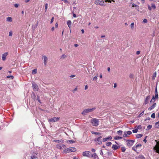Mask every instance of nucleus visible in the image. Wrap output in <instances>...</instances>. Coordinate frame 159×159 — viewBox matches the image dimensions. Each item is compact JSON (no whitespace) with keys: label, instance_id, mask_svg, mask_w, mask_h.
<instances>
[{"label":"nucleus","instance_id":"nucleus-1","mask_svg":"<svg viewBox=\"0 0 159 159\" xmlns=\"http://www.w3.org/2000/svg\"><path fill=\"white\" fill-rule=\"evenodd\" d=\"M96 107H93L92 108H88L84 109L82 112L81 114L84 116L87 113L92 112L96 109Z\"/></svg>","mask_w":159,"mask_h":159},{"label":"nucleus","instance_id":"nucleus-2","mask_svg":"<svg viewBox=\"0 0 159 159\" xmlns=\"http://www.w3.org/2000/svg\"><path fill=\"white\" fill-rule=\"evenodd\" d=\"M91 122L93 125L97 126L99 125V121L98 119L94 118L92 120H91Z\"/></svg>","mask_w":159,"mask_h":159},{"label":"nucleus","instance_id":"nucleus-3","mask_svg":"<svg viewBox=\"0 0 159 159\" xmlns=\"http://www.w3.org/2000/svg\"><path fill=\"white\" fill-rule=\"evenodd\" d=\"M95 3L97 5H99L101 6H104L106 5L104 1H102L100 0H97L95 1Z\"/></svg>","mask_w":159,"mask_h":159},{"label":"nucleus","instance_id":"nucleus-4","mask_svg":"<svg viewBox=\"0 0 159 159\" xmlns=\"http://www.w3.org/2000/svg\"><path fill=\"white\" fill-rule=\"evenodd\" d=\"M76 150V149L75 148L71 147L67 148L66 149L65 151L66 153L70 152H75Z\"/></svg>","mask_w":159,"mask_h":159},{"label":"nucleus","instance_id":"nucleus-5","mask_svg":"<svg viewBox=\"0 0 159 159\" xmlns=\"http://www.w3.org/2000/svg\"><path fill=\"white\" fill-rule=\"evenodd\" d=\"M126 142H127V146L129 147H130L132 146V145L133 144L134 141L133 140H127L126 141Z\"/></svg>","mask_w":159,"mask_h":159},{"label":"nucleus","instance_id":"nucleus-6","mask_svg":"<svg viewBox=\"0 0 159 159\" xmlns=\"http://www.w3.org/2000/svg\"><path fill=\"white\" fill-rule=\"evenodd\" d=\"M102 138V136H99L98 138H95L94 139V141L95 142H97L98 144L100 145L102 143L101 139Z\"/></svg>","mask_w":159,"mask_h":159},{"label":"nucleus","instance_id":"nucleus-7","mask_svg":"<svg viewBox=\"0 0 159 159\" xmlns=\"http://www.w3.org/2000/svg\"><path fill=\"white\" fill-rule=\"evenodd\" d=\"M91 153L90 152L87 151L84 152L83 153V155L84 156L87 157H88L90 158L91 156Z\"/></svg>","mask_w":159,"mask_h":159},{"label":"nucleus","instance_id":"nucleus-8","mask_svg":"<svg viewBox=\"0 0 159 159\" xmlns=\"http://www.w3.org/2000/svg\"><path fill=\"white\" fill-rule=\"evenodd\" d=\"M33 88L34 91H37L39 89L37 85L34 82L32 83Z\"/></svg>","mask_w":159,"mask_h":159},{"label":"nucleus","instance_id":"nucleus-9","mask_svg":"<svg viewBox=\"0 0 159 159\" xmlns=\"http://www.w3.org/2000/svg\"><path fill=\"white\" fill-rule=\"evenodd\" d=\"M60 118L59 117H53L52 118L48 120V121L52 122H54L58 121Z\"/></svg>","mask_w":159,"mask_h":159},{"label":"nucleus","instance_id":"nucleus-10","mask_svg":"<svg viewBox=\"0 0 159 159\" xmlns=\"http://www.w3.org/2000/svg\"><path fill=\"white\" fill-rule=\"evenodd\" d=\"M155 96H154V98L155 99H157L158 98V93L157 92V86H156L155 91Z\"/></svg>","mask_w":159,"mask_h":159},{"label":"nucleus","instance_id":"nucleus-11","mask_svg":"<svg viewBox=\"0 0 159 159\" xmlns=\"http://www.w3.org/2000/svg\"><path fill=\"white\" fill-rule=\"evenodd\" d=\"M8 55V52H6L4 54H3L2 55V59L3 61H5L6 59V57Z\"/></svg>","mask_w":159,"mask_h":159},{"label":"nucleus","instance_id":"nucleus-12","mask_svg":"<svg viewBox=\"0 0 159 159\" xmlns=\"http://www.w3.org/2000/svg\"><path fill=\"white\" fill-rule=\"evenodd\" d=\"M151 96L150 95L148 96L146 98L145 100V102L144 104H147L148 103V101L150 99Z\"/></svg>","mask_w":159,"mask_h":159},{"label":"nucleus","instance_id":"nucleus-13","mask_svg":"<svg viewBox=\"0 0 159 159\" xmlns=\"http://www.w3.org/2000/svg\"><path fill=\"white\" fill-rule=\"evenodd\" d=\"M43 63L44 64L46 65L47 64V61L48 60V58L46 56H43Z\"/></svg>","mask_w":159,"mask_h":159},{"label":"nucleus","instance_id":"nucleus-14","mask_svg":"<svg viewBox=\"0 0 159 159\" xmlns=\"http://www.w3.org/2000/svg\"><path fill=\"white\" fill-rule=\"evenodd\" d=\"M154 149L156 150V152L159 153V146L156 145L154 148Z\"/></svg>","mask_w":159,"mask_h":159},{"label":"nucleus","instance_id":"nucleus-15","mask_svg":"<svg viewBox=\"0 0 159 159\" xmlns=\"http://www.w3.org/2000/svg\"><path fill=\"white\" fill-rule=\"evenodd\" d=\"M112 139L111 137L110 136L107 137V138L103 139L102 141L103 142H105L108 141L109 140H111Z\"/></svg>","mask_w":159,"mask_h":159},{"label":"nucleus","instance_id":"nucleus-16","mask_svg":"<svg viewBox=\"0 0 159 159\" xmlns=\"http://www.w3.org/2000/svg\"><path fill=\"white\" fill-rule=\"evenodd\" d=\"M156 103H154L150 107L148 108V110L150 111V110H152L154 107H155L156 106Z\"/></svg>","mask_w":159,"mask_h":159},{"label":"nucleus","instance_id":"nucleus-17","mask_svg":"<svg viewBox=\"0 0 159 159\" xmlns=\"http://www.w3.org/2000/svg\"><path fill=\"white\" fill-rule=\"evenodd\" d=\"M120 147H118L116 145H113L112 147V148L114 150H116L118 148H119Z\"/></svg>","mask_w":159,"mask_h":159},{"label":"nucleus","instance_id":"nucleus-18","mask_svg":"<svg viewBox=\"0 0 159 159\" xmlns=\"http://www.w3.org/2000/svg\"><path fill=\"white\" fill-rule=\"evenodd\" d=\"M67 24L69 28H71V21L70 20H68L67 21Z\"/></svg>","mask_w":159,"mask_h":159},{"label":"nucleus","instance_id":"nucleus-19","mask_svg":"<svg viewBox=\"0 0 159 159\" xmlns=\"http://www.w3.org/2000/svg\"><path fill=\"white\" fill-rule=\"evenodd\" d=\"M156 99H155L154 98V96H153L152 97V98L151 100V101H150V103H154L155 102V100Z\"/></svg>","mask_w":159,"mask_h":159},{"label":"nucleus","instance_id":"nucleus-20","mask_svg":"<svg viewBox=\"0 0 159 159\" xmlns=\"http://www.w3.org/2000/svg\"><path fill=\"white\" fill-rule=\"evenodd\" d=\"M97 155L95 153L93 154H91V157H94V159H95L97 158Z\"/></svg>","mask_w":159,"mask_h":159},{"label":"nucleus","instance_id":"nucleus-21","mask_svg":"<svg viewBox=\"0 0 159 159\" xmlns=\"http://www.w3.org/2000/svg\"><path fill=\"white\" fill-rule=\"evenodd\" d=\"M91 133L93 134H95L98 135V136H99L100 135H101V134L99 132H94V131H91Z\"/></svg>","mask_w":159,"mask_h":159},{"label":"nucleus","instance_id":"nucleus-22","mask_svg":"<svg viewBox=\"0 0 159 159\" xmlns=\"http://www.w3.org/2000/svg\"><path fill=\"white\" fill-rule=\"evenodd\" d=\"M54 142H57V143H59L60 142L63 143L64 142V140L62 139H61L60 140H54Z\"/></svg>","mask_w":159,"mask_h":159},{"label":"nucleus","instance_id":"nucleus-23","mask_svg":"<svg viewBox=\"0 0 159 159\" xmlns=\"http://www.w3.org/2000/svg\"><path fill=\"white\" fill-rule=\"evenodd\" d=\"M151 7L154 10H155L156 8V6L155 4L153 3H151Z\"/></svg>","mask_w":159,"mask_h":159},{"label":"nucleus","instance_id":"nucleus-24","mask_svg":"<svg viewBox=\"0 0 159 159\" xmlns=\"http://www.w3.org/2000/svg\"><path fill=\"white\" fill-rule=\"evenodd\" d=\"M138 159H145L143 155H139V156Z\"/></svg>","mask_w":159,"mask_h":159},{"label":"nucleus","instance_id":"nucleus-25","mask_svg":"<svg viewBox=\"0 0 159 159\" xmlns=\"http://www.w3.org/2000/svg\"><path fill=\"white\" fill-rule=\"evenodd\" d=\"M157 74V73L156 72H155L153 74V75L152 77V80H154L155 79V78L156 77V75Z\"/></svg>","mask_w":159,"mask_h":159},{"label":"nucleus","instance_id":"nucleus-26","mask_svg":"<svg viewBox=\"0 0 159 159\" xmlns=\"http://www.w3.org/2000/svg\"><path fill=\"white\" fill-rule=\"evenodd\" d=\"M7 20L8 21L11 22L12 21V19L10 17H8L7 18Z\"/></svg>","mask_w":159,"mask_h":159},{"label":"nucleus","instance_id":"nucleus-27","mask_svg":"<svg viewBox=\"0 0 159 159\" xmlns=\"http://www.w3.org/2000/svg\"><path fill=\"white\" fill-rule=\"evenodd\" d=\"M143 136V134H139L136 135V137L138 139L140 138Z\"/></svg>","mask_w":159,"mask_h":159},{"label":"nucleus","instance_id":"nucleus-28","mask_svg":"<svg viewBox=\"0 0 159 159\" xmlns=\"http://www.w3.org/2000/svg\"><path fill=\"white\" fill-rule=\"evenodd\" d=\"M122 138L121 137H119V136H116L114 137V139L115 140H118V139H121Z\"/></svg>","mask_w":159,"mask_h":159},{"label":"nucleus","instance_id":"nucleus-29","mask_svg":"<svg viewBox=\"0 0 159 159\" xmlns=\"http://www.w3.org/2000/svg\"><path fill=\"white\" fill-rule=\"evenodd\" d=\"M37 69H35L32 70V74H35L37 73Z\"/></svg>","mask_w":159,"mask_h":159},{"label":"nucleus","instance_id":"nucleus-30","mask_svg":"<svg viewBox=\"0 0 159 159\" xmlns=\"http://www.w3.org/2000/svg\"><path fill=\"white\" fill-rule=\"evenodd\" d=\"M122 131H121V130H119L117 131V133L119 135H122Z\"/></svg>","mask_w":159,"mask_h":159},{"label":"nucleus","instance_id":"nucleus-31","mask_svg":"<svg viewBox=\"0 0 159 159\" xmlns=\"http://www.w3.org/2000/svg\"><path fill=\"white\" fill-rule=\"evenodd\" d=\"M121 150L122 152H124L125 151L126 149L125 147H123L121 148Z\"/></svg>","mask_w":159,"mask_h":159},{"label":"nucleus","instance_id":"nucleus-32","mask_svg":"<svg viewBox=\"0 0 159 159\" xmlns=\"http://www.w3.org/2000/svg\"><path fill=\"white\" fill-rule=\"evenodd\" d=\"M112 143L111 142H108L106 143V145L107 146H109L111 145Z\"/></svg>","mask_w":159,"mask_h":159},{"label":"nucleus","instance_id":"nucleus-33","mask_svg":"<svg viewBox=\"0 0 159 159\" xmlns=\"http://www.w3.org/2000/svg\"><path fill=\"white\" fill-rule=\"evenodd\" d=\"M75 141L73 140H70L67 141L68 143H75Z\"/></svg>","mask_w":159,"mask_h":159},{"label":"nucleus","instance_id":"nucleus-34","mask_svg":"<svg viewBox=\"0 0 159 159\" xmlns=\"http://www.w3.org/2000/svg\"><path fill=\"white\" fill-rule=\"evenodd\" d=\"M56 148L58 149H61V145L60 144H57L56 145Z\"/></svg>","mask_w":159,"mask_h":159},{"label":"nucleus","instance_id":"nucleus-35","mask_svg":"<svg viewBox=\"0 0 159 159\" xmlns=\"http://www.w3.org/2000/svg\"><path fill=\"white\" fill-rule=\"evenodd\" d=\"M128 136L127 134H126V131L124 132V134L123 135V137L124 138Z\"/></svg>","mask_w":159,"mask_h":159},{"label":"nucleus","instance_id":"nucleus-36","mask_svg":"<svg viewBox=\"0 0 159 159\" xmlns=\"http://www.w3.org/2000/svg\"><path fill=\"white\" fill-rule=\"evenodd\" d=\"M156 128H159V121L155 123Z\"/></svg>","mask_w":159,"mask_h":159},{"label":"nucleus","instance_id":"nucleus-37","mask_svg":"<svg viewBox=\"0 0 159 159\" xmlns=\"http://www.w3.org/2000/svg\"><path fill=\"white\" fill-rule=\"evenodd\" d=\"M144 111H143L142 112H141L138 116V117H141L142 116V115H143V114L144 113Z\"/></svg>","mask_w":159,"mask_h":159},{"label":"nucleus","instance_id":"nucleus-38","mask_svg":"<svg viewBox=\"0 0 159 159\" xmlns=\"http://www.w3.org/2000/svg\"><path fill=\"white\" fill-rule=\"evenodd\" d=\"M7 77L8 78H10L11 79H12L14 78V77L12 75L8 76Z\"/></svg>","mask_w":159,"mask_h":159},{"label":"nucleus","instance_id":"nucleus-39","mask_svg":"<svg viewBox=\"0 0 159 159\" xmlns=\"http://www.w3.org/2000/svg\"><path fill=\"white\" fill-rule=\"evenodd\" d=\"M130 78H134V75L133 74H130L129 75Z\"/></svg>","mask_w":159,"mask_h":159},{"label":"nucleus","instance_id":"nucleus-40","mask_svg":"<svg viewBox=\"0 0 159 159\" xmlns=\"http://www.w3.org/2000/svg\"><path fill=\"white\" fill-rule=\"evenodd\" d=\"M152 125H148L147 127V129L149 130V129H151L152 128Z\"/></svg>","mask_w":159,"mask_h":159},{"label":"nucleus","instance_id":"nucleus-41","mask_svg":"<svg viewBox=\"0 0 159 159\" xmlns=\"http://www.w3.org/2000/svg\"><path fill=\"white\" fill-rule=\"evenodd\" d=\"M151 117L153 118H155V114L154 113H153L151 115Z\"/></svg>","mask_w":159,"mask_h":159},{"label":"nucleus","instance_id":"nucleus-42","mask_svg":"<svg viewBox=\"0 0 159 159\" xmlns=\"http://www.w3.org/2000/svg\"><path fill=\"white\" fill-rule=\"evenodd\" d=\"M142 146V145L140 144H137L135 148H138L139 147H141Z\"/></svg>","mask_w":159,"mask_h":159},{"label":"nucleus","instance_id":"nucleus-43","mask_svg":"<svg viewBox=\"0 0 159 159\" xmlns=\"http://www.w3.org/2000/svg\"><path fill=\"white\" fill-rule=\"evenodd\" d=\"M132 131L134 133H136L138 132V129H133Z\"/></svg>","mask_w":159,"mask_h":159},{"label":"nucleus","instance_id":"nucleus-44","mask_svg":"<svg viewBox=\"0 0 159 159\" xmlns=\"http://www.w3.org/2000/svg\"><path fill=\"white\" fill-rule=\"evenodd\" d=\"M66 56L64 54H63L61 57V58H63V59H64L65 58H66Z\"/></svg>","mask_w":159,"mask_h":159},{"label":"nucleus","instance_id":"nucleus-45","mask_svg":"<svg viewBox=\"0 0 159 159\" xmlns=\"http://www.w3.org/2000/svg\"><path fill=\"white\" fill-rule=\"evenodd\" d=\"M48 4L47 3H46L45 4V11H47V10L48 8Z\"/></svg>","mask_w":159,"mask_h":159},{"label":"nucleus","instance_id":"nucleus-46","mask_svg":"<svg viewBox=\"0 0 159 159\" xmlns=\"http://www.w3.org/2000/svg\"><path fill=\"white\" fill-rule=\"evenodd\" d=\"M130 26H131V27L132 29H133L134 27V23H131Z\"/></svg>","mask_w":159,"mask_h":159},{"label":"nucleus","instance_id":"nucleus-47","mask_svg":"<svg viewBox=\"0 0 159 159\" xmlns=\"http://www.w3.org/2000/svg\"><path fill=\"white\" fill-rule=\"evenodd\" d=\"M148 9L150 11H151L152 10V7H151L149 5H148Z\"/></svg>","mask_w":159,"mask_h":159},{"label":"nucleus","instance_id":"nucleus-48","mask_svg":"<svg viewBox=\"0 0 159 159\" xmlns=\"http://www.w3.org/2000/svg\"><path fill=\"white\" fill-rule=\"evenodd\" d=\"M98 75L95 76L93 79V80H96L97 79Z\"/></svg>","mask_w":159,"mask_h":159},{"label":"nucleus","instance_id":"nucleus-49","mask_svg":"<svg viewBox=\"0 0 159 159\" xmlns=\"http://www.w3.org/2000/svg\"><path fill=\"white\" fill-rule=\"evenodd\" d=\"M143 22L144 23H146L147 22H148V21H147V19H144L143 20Z\"/></svg>","mask_w":159,"mask_h":159},{"label":"nucleus","instance_id":"nucleus-50","mask_svg":"<svg viewBox=\"0 0 159 159\" xmlns=\"http://www.w3.org/2000/svg\"><path fill=\"white\" fill-rule=\"evenodd\" d=\"M37 100H38V102L40 103H41V102L40 100V98H39V97L38 96H37Z\"/></svg>","mask_w":159,"mask_h":159},{"label":"nucleus","instance_id":"nucleus-51","mask_svg":"<svg viewBox=\"0 0 159 159\" xmlns=\"http://www.w3.org/2000/svg\"><path fill=\"white\" fill-rule=\"evenodd\" d=\"M127 134L130 135L132 134V132L130 131H128L127 132Z\"/></svg>","mask_w":159,"mask_h":159},{"label":"nucleus","instance_id":"nucleus-52","mask_svg":"<svg viewBox=\"0 0 159 159\" xmlns=\"http://www.w3.org/2000/svg\"><path fill=\"white\" fill-rule=\"evenodd\" d=\"M54 17H53L52 18V19H51V21H50V23H52L53 22V20H54Z\"/></svg>","mask_w":159,"mask_h":159},{"label":"nucleus","instance_id":"nucleus-53","mask_svg":"<svg viewBox=\"0 0 159 159\" xmlns=\"http://www.w3.org/2000/svg\"><path fill=\"white\" fill-rule=\"evenodd\" d=\"M132 149L135 152L136 151V148H135V147H132Z\"/></svg>","mask_w":159,"mask_h":159},{"label":"nucleus","instance_id":"nucleus-54","mask_svg":"<svg viewBox=\"0 0 159 159\" xmlns=\"http://www.w3.org/2000/svg\"><path fill=\"white\" fill-rule=\"evenodd\" d=\"M9 35L10 36H12V32H11V31H10V32H9Z\"/></svg>","mask_w":159,"mask_h":159},{"label":"nucleus","instance_id":"nucleus-55","mask_svg":"<svg viewBox=\"0 0 159 159\" xmlns=\"http://www.w3.org/2000/svg\"><path fill=\"white\" fill-rule=\"evenodd\" d=\"M137 128L139 129H141L142 128V126L141 125H139L138 127Z\"/></svg>","mask_w":159,"mask_h":159},{"label":"nucleus","instance_id":"nucleus-56","mask_svg":"<svg viewBox=\"0 0 159 159\" xmlns=\"http://www.w3.org/2000/svg\"><path fill=\"white\" fill-rule=\"evenodd\" d=\"M61 149L64 148V147H65L66 146L64 144H61Z\"/></svg>","mask_w":159,"mask_h":159},{"label":"nucleus","instance_id":"nucleus-57","mask_svg":"<svg viewBox=\"0 0 159 159\" xmlns=\"http://www.w3.org/2000/svg\"><path fill=\"white\" fill-rule=\"evenodd\" d=\"M147 136H146L145 138L143 140V141L145 143H146L147 142V140H146V139L147 138Z\"/></svg>","mask_w":159,"mask_h":159},{"label":"nucleus","instance_id":"nucleus-58","mask_svg":"<svg viewBox=\"0 0 159 159\" xmlns=\"http://www.w3.org/2000/svg\"><path fill=\"white\" fill-rule=\"evenodd\" d=\"M61 1H63L65 3H69V2L68 1L66 0H61Z\"/></svg>","mask_w":159,"mask_h":159},{"label":"nucleus","instance_id":"nucleus-59","mask_svg":"<svg viewBox=\"0 0 159 159\" xmlns=\"http://www.w3.org/2000/svg\"><path fill=\"white\" fill-rule=\"evenodd\" d=\"M106 2H108L110 3H111V1L110 0H106L105 1Z\"/></svg>","mask_w":159,"mask_h":159},{"label":"nucleus","instance_id":"nucleus-60","mask_svg":"<svg viewBox=\"0 0 159 159\" xmlns=\"http://www.w3.org/2000/svg\"><path fill=\"white\" fill-rule=\"evenodd\" d=\"M150 120V118L149 117H148V118L146 119H145V121H146L147 120Z\"/></svg>","mask_w":159,"mask_h":159},{"label":"nucleus","instance_id":"nucleus-61","mask_svg":"<svg viewBox=\"0 0 159 159\" xmlns=\"http://www.w3.org/2000/svg\"><path fill=\"white\" fill-rule=\"evenodd\" d=\"M14 6L16 7H18V5L17 4H14Z\"/></svg>","mask_w":159,"mask_h":159},{"label":"nucleus","instance_id":"nucleus-62","mask_svg":"<svg viewBox=\"0 0 159 159\" xmlns=\"http://www.w3.org/2000/svg\"><path fill=\"white\" fill-rule=\"evenodd\" d=\"M137 6V5L134 4V3H133V4H132V7H136Z\"/></svg>","mask_w":159,"mask_h":159},{"label":"nucleus","instance_id":"nucleus-63","mask_svg":"<svg viewBox=\"0 0 159 159\" xmlns=\"http://www.w3.org/2000/svg\"><path fill=\"white\" fill-rule=\"evenodd\" d=\"M73 16L74 17H76V15L74 13H73Z\"/></svg>","mask_w":159,"mask_h":159},{"label":"nucleus","instance_id":"nucleus-64","mask_svg":"<svg viewBox=\"0 0 159 159\" xmlns=\"http://www.w3.org/2000/svg\"><path fill=\"white\" fill-rule=\"evenodd\" d=\"M35 158V157L34 156H33L31 157V159H34Z\"/></svg>","mask_w":159,"mask_h":159}]
</instances>
